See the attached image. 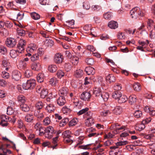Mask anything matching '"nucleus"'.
<instances>
[{"instance_id": "nucleus-1", "label": "nucleus", "mask_w": 155, "mask_h": 155, "mask_svg": "<svg viewBox=\"0 0 155 155\" xmlns=\"http://www.w3.org/2000/svg\"><path fill=\"white\" fill-rule=\"evenodd\" d=\"M130 14L132 18H137L138 16L143 17L144 16V11L141 10L137 7L133 8L130 12Z\"/></svg>"}, {"instance_id": "nucleus-2", "label": "nucleus", "mask_w": 155, "mask_h": 155, "mask_svg": "<svg viewBox=\"0 0 155 155\" xmlns=\"http://www.w3.org/2000/svg\"><path fill=\"white\" fill-rule=\"evenodd\" d=\"M40 33L43 37L46 38H49V31L47 30H41L40 31ZM44 42L45 44L48 46L51 47L54 44V41L49 38L45 39Z\"/></svg>"}, {"instance_id": "nucleus-3", "label": "nucleus", "mask_w": 155, "mask_h": 155, "mask_svg": "<svg viewBox=\"0 0 155 155\" xmlns=\"http://www.w3.org/2000/svg\"><path fill=\"white\" fill-rule=\"evenodd\" d=\"M34 79L28 80L26 83L23 84V89L27 90L34 88L36 85Z\"/></svg>"}, {"instance_id": "nucleus-4", "label": "nucleus", "mask_w": 155, "mask_h": 155, "mask_svg": "<svg viewBox=\"0 0 155 155\" xmlns=\"http://www.w3.org/2000/svg\"><path fill=\"white\" fill-rule=\"evenodd\" d=\"M26 45L25 41L23 39H20L17 45V49L18 53H22L24 52V48Z\"/></svg>"}, {"instance_id": "nucleus-5", "label": "nucleus", "mask_w": 155, "mask_h": 155, "mask_svg": "<svg viewBox=\"0 0 155 155\" xmlns=\"http://www.w3.org/2000/svg\"><path fill=\"white\" fill-rule=\"evenodd\" d=\"M54 133V128L51 126H49L45 129V137L50 139L53 137V134Z\"/></svg>"}, {"instance_id": "nucleus-6", "label": "nucleus", "mask_w": 155, "mask_h": 155, "mask_svg": "<svg viewBox=\"0 0 155 155\" xmlns=\"http://www.w3.org/2000/svg\"><path fill=\"white\" fill-rule=\"evenodd\" d=\"M92 113L90 112H87L86 114L88 117L85 121V124L88 127L92 126L94 123V120L92 117Z\"/></svg>"}, {"instance_id": "nucleus-7", "label": "nucleus", "mask_w": 155, "mask_h": 155, "mask_svg": "<svg viewBox=\"0 0 155 155\" xmlns=\"http://www.w3.org/2000/svg\"><path fill=\"white\" fill-rule=\"evenodd\" d=\"M16 40L13 38H7L5 44L9 48H13L16 44Z\"/></svg>"}, {"instance_id": "nucleus-8", "label": "nucleus", "mask_w": 155, "mask_h": 155, "mask_svg": "<svg viewBox=\"0 0 155 155\" xmlns=\"http://www.w3.org/2000/svg\"><path fill=\"white\" fill-rule=\"evenodd\" d=\"M63 56L60 53H58L55 55L54 60L56 63L60 64L63 61Z\"/></svg>"}, {"instance_id": "nucleus-9", "label": "nucleus", "mask_w": 155, "mask_h": 155, "mask_svg": "<svg viewBox=\"0 0 155 155\" xmlns=\"http://www.w3.org/2000/svg\"><path fill=\"white\" fill-rule=\"evenodd\" d=\"M79 58L76 56H71L68 60V64L70 65H77L78 62Z\"/></svg>"}, {"instance_id": "nucleus-10", "label": "nucleus", "mask_w": 155, "mask_h": 155, "mask_svg": "<svg viewBox=\"0 0 155 155\" xmlns=\"http://www.w3.org/2000/svg\"><path fill=\"white\" fill-rule=\"evenodd\" d=\"M38 47L36 44L31 43L26 48V51L28 53H32L35 51Z\"/></svg>"}, {"instance_id": "nucleus-11", "label": "nucleus", "mask_w": 155, "mask_h": 155, "mask_svg": "<svg viewBox=\"0 0 155 155\" xmlns=\"http://www.w3.org/2000/svg\"><path fill=\"white\" fill-rule=\"evenodd\" d=\"M146 42H147L146 43L144 41H139L138 43L140 45H141V46L137 47V49L142 51H143V48H146L148 44L149 43V41L148 40H146Z\"/></svg>"}, {"instance_id": "nucleus-12", "label": "nucleus", "mask_w": 155, "mask_h": 155, "mask_svg": "<svg viewBox=\"0 0 155 155\" xmlns=\"http://www.w3.org/2000/svg\"><path fill=\"white\" fill-rule=\"evenodd\" d=\"M91 95L90 93L88 92H84L82 93L80 96L81 98L85 101H88L91 98Z\"/></svg>"}, {"instance_id": "nucleus-13", "label": "nucleus", "mask_w": 155, "mask_h": 155, "mask_svg": "<svg viewBox=\"0 0 155 155\" xmlns=\"http://www.w3.org/2000/svg\"><path fill=\"white\" fill-rule=\"evenodd\" d=\"M21 74L20 72L17 71H14L12 74V78L15 81L19 80L21 78Z\"/></svg>"}, {"instance_id": "nucleus-14", "label": "nucleus", "mask_w": 155, "mask_h": 155, "mask_svg": "<svg viewBox=\"0 0 155 155\" xmlns=\"http://www.w3.org/2000/svg\"><path fill=\"white\" fill-rule=\"evenodd\" d=\"M31 68L33 70L38 71L41 69V64L38 62H34L31 64Z\"/></svg>"}, {"instance_id": "nucleus-15", "label": "nucleus", "mask_w": 155, "mask_h": 155, "mask_svg": "<svg viewBox=\"0 0 155 155\" xmlns=\"http://www.w3.org/2000/svg\"><path fill=\"white\" fill-rule=\"evenodd\" d=\"M108 26L111 29H116L118 28V25L116 21H111L108 24Z\"/></svg>"}, {"instance_id": "nucleus-16", "label": "nucleus", "mask_w": 155, "mask_h": 155, "mask_svg": "<svg viewBox=\"0 0 155 155\" xmlns=\"http://www.w3.org/2000/svg\"><path fill=\"white\" fill-rule=\"evenodd\" d=\"M106 80L107 83L110 84L115 81V78L113 74H109L106 77Z\"/></svg>"}, {"instance_id": "nucleus-17", "label": "nucleus", "mask_w": 155, "mask_h": 155, "mask_svg": "<svg viewBox=\"0 0 155 155\" xmlns=\"http://www.w3.org/2000/svg\"><path fill=\"white\" fill-rule=\"evenodd\" d=\"M85 71L88 75H93L95 73L94 69L91 67H88L85 68Z\"/></svg>"}, {"instance_id": "nucleus-18", "label": "nucleus", "mask_w": 155, "mask_h": 155, "mask_svg": "<svg viewBox=\"0 0 155 155\" xmlns=\"http://www.w3.org/2000/svg\"><path fill=\"white\" fill-rule=\"evenodd\" d=\"M94 94L95 96L100 97L101 95L102 94L101 90V88L99 87H95L94 89Z\"/></svg>"}, {"instance_id": "nucleus-19", "label": "nucleus", "mask_w": 155, "mask_h": 155, "mask_svg": "<svg viewBox=\"0 0 155 155\" xmlns=\"http://www.w3.org/2000/svg\"><path fill=\"white\" fill-rule=\"evenodd\" d=\"M147 27L148 28L155 29V23L152 20L148 19L147 21Z\"/></svg>"}, {"instance_id": "nucleus-20", "label": "nucleus", "mask_w": 155, "mask_h": 155, "mask_svg": "<svg viewBox=\"0 0 155 155\" xmlns=\"http://www.w3.org/2000/svg\"><path fill=\"white\" fill-rule=\"evenodd\" d=\"M66 102L65 98L63 96H60L57 100V104L60 106L63 105Z\"/></svg>"}, {"instance_id": "nucleus-21", "label": "nucleus", "mask_w": 155, "mask_h": 155, "mask_svg": "<svg viewBox=\"0 0 155 155\" xmlns=\"http://www.w3.org/2000/svg\"><path fill=\"white\" fill-rule=\"evenodd\" d=\"M134 90L137 92H139L141 90V85L138 82H135L133 85Z\"/></svg>"}, {"instance_id": "nucleus-22", "label": "nucleus", "mask_w": 155, "mask_h": 155, "mask_svg": "<svg viewBox=\"0 0 155 155\" xmlns=\"http://www.w3.org/2000/svg\"><path fill=\"white\" fill-rule=\"evenodd\" d=\"M48 70L50 72L54 73L57 70V67L56 65L51 64L48 66Z\"/></svg>"}, {"instance_id": "nucleus-23", "label": "nucleus", "mask_w": 155, "mask_h": 155, "mask_svg": "<svg viewBox=\"0 0 155 155\" xmlns=\"http://www.w3.org/2000/svg\"><path fill=\"white\" fill-rule=\"evenodd\" d=\"M55 107L54 105L52 104H49L47 105L46 107V109L48 112L51 113L54 111Z\"/></svg>"}, {"instance_id": "nucleus-24", "label": "nucleus", "mask_w": 155, "mask_h": 155, "mask_svg": "<svg viewBox=\"0 0 155 155\" xmlns=\"http://www.w3.org/2000/svg\"><path fill=\"white\" fill-rule=\"evenodd\" d=\"M34 118V116L33 114H28L25 116V121L28 122H31Z\"/></svg>"}, {"instance_id": "nucleus-25", "label": "nucleus", "mask_w": 155, "mask_h": 155, "mask_svg": "<svg viewBox=\"0 0 155 155\" xmlns=\"http://www.w3.org/2000/svg\"><path fill=\"white\" fill-rule=\"evenodd\" d=\"M122 109L121 107L118 106L116 107L113 110V113L116 115H119L122 112Z\"/></svg>"}, {"instance_id": "nucleus-26", "label": "nucleus", "mask_w": 155, "mask_h": 155, "mask_svg": "<svg viewBox=\"0 0 155 155\" xmlns=\"http://www.w3.org/2000/svg\"><path fill=\"white\" fill-rule=\"evenodd\" d=\"M121 94H122L120 92L115 91L113 93L112 96L114 98L118 100L121 96Z\"/></svg>"}, {"instance_id": "nucleus-27", "label": "nucleus", "mask_w": 155, "mask_h": 155, "mask_svg": "<svg viewBox=\"0 0 155 155\" xmlns=\"http://www.w3.org/2000/svg\"><path fill=\"white\" fill-rule=\"evenodd\" d=\"M127 97L126 96L124 95H122L119 98L118 100V102L119 103H125L127 100Z\"/></svg>"}, {"instance_id": "nucleus-28", "label": "nucleus", "mask_w": 155, "mask_h": 155, "mask_svg": "<svg viewBox=\"0 0 155 155\" xmlns=\"http://www.w3.org/2000/svg\"><path fill=\"white\" fill-rule=\"evenodd\" d=\"M20 108L22 111L25 112H28L30 110L29 106L25 104H21L20 105Z\"/></svg>"}, {"instance_id": "nucleus-29", "label": "nucleus", "mask_w": 155, "mask_h": 155, "mask_svg": "<svg viewBox=\"0 0 155 155\" xmlns=\"http://www.w3.org/2000/svg\"><path fill=\"white\" fill-rule=\"evenodd\" d=\"M40 93L41 97L42 98H44L47 95L48 91L45 88L42 89V90Z\"/></svg>"}, {"instance_id": "nucleus-30", "label": "nucleus", "mask_w": 155, "mask_h": 155, "mask_svg": "<svg viewBox=\"0 0 155 155\" xmlns=\"http://www.w3.org/2000/svg\"><path fill=\"white\" fill-rule=\"evenodd\" d=\"M83 74V72L82 70L80 69H78L75 71L74 75L77 78L81 77Z\"/></svg>"}, {"instance_id": "nucleus-31", "label": "nucleus", "mask_w": 155, "mask_h": 155, "mask_svg": "<svg viewBox=\"0 0 155 155\" xmlns=\"http://www.w3.org/2000/svg\"><path fill=\"white\" fill-rule=\"evenodd\" d=\"M145 128V124L142 123V122L141 124L137 125L135 127L136 129L137 130L139 131L143 130Z\"/></svg>"}, {"instance_id": "nucleus-32", "label": "nucleus", "mask_w": 155, "mask_h": 155, "mask_svg": "<svg viewBox=\"0 0 155 155\" xmlns=\"http://www.w3.org/2000/svg\"><path fill=\"white\" fill-rule=\"evenodd\" d=\"M18 53H19L18 52L17 50H12L10 52V55L12 58H15L18 55Z\"/></svg>"}, {"instance_id": "nucleus-33", "label": "nucleus", "mask_w": 155, "mask_h": 155, "mask_svg": "<svg viewBox=\"0 0 155 155\" xmlns=\"http://www.w3.org/2000/svg\"><path fill=\"white\" fill-rule=\"evenodd\" d=\"M137 98V97L135 95L133 94L130 95L129 98V102L131 104L135 102L136 101Z\"/></svg>"}, {"instance_id": "nucleus-34", "label": "nucleus", "mask_w": 155, "mask_h": 155, "mask_svg": "<svg viewBox=\"0 0 155 155\" xmlns=\"http://www.w3.org/2000/svg\"><path fill=\"white\" fill-rule=\"evenodd\" d=\"M45 78L44 74L42 73L39 74L37 76V80L38 82L41 83L42 82Z\"/></svg>"}, {"instance_id": "nucleus-35", "label": "nucleus", "mask_w": 155, "mask_h": 155, "mask_svg": "<svg viewBox=\"0 0 155 155\" xmlns=\"http://www.w3.org/2000/svg\"><path fill=\"white\" fill-rule=\"evenodd\" d=\"M142 111L139 110H136L134 113V115L135 117L139 118L141 117L142 116Z\"/></svg>"}, {"instance_id": "nucleus-36", "label": "nucleus", "mask_w": 155, "mask_h": 155, "mask_svg": "<svg viewBox=\"0 0 155 155\" xmlns=\"http://www.w3.org/2000/svg\"><path fill=\"white\" fill-rule=\"evenodd\" d=\"M58 81L55 78H51L49 81V84L52 86H55L58 83Z\"/></svg>"}, {"instance_id": "nucleus-37", "label": "nucleus", "mask_w": 155, "mask_h": 155, "mask_svg": "<svg viewBox=\"0 0 155 155\" xmlns=\"http://www.w3.org/2000/svg\"><path fill=\"white\" fill-rule=\"evenodd\" d=\"M109 97L108 94L106 92H103L101 95L100 98H102L104 101H106L107 100Z\"/></svg>"}, {"instance_id": "nucleus-38", "label": "nucleus", "mask_w": 155, "mask_h": 155, "mask_svg": "<svg viewBox=\"0 0 155 155\" xmlns=\"http://www.w3.org/2000/svg\"><path fill=\"white\" fill-rule=\"evenodd\" d=\"M34 114L35 116L37 117L38 119H41L44 117V114L43 113H40L38 110H35Z\"/></svg>"}, {"instance_id": "nucleus-39", "label": "nucleus", "mask_w": 155, "mask_h": 155, "mask_svg": "<svg viewBox=\"0 0 155 155\" xmlns=\"http://www.w3.org/2000/svg\"><path fill=\"white\" fill-rule=\"evenodd\" d=\"M31 17L34 19L38 20L40 18V15L35 12H32L31 13Z\"/></svg>"}, {"instance_id": "nucleus-40", "label": "nucleus", "mask_w": 155, "mask_h": 155, "mask_svg": "<svg viewBox=\"0 0 155 155\" xmlns=\"http://www.w3.org/2000/svg\"><path fill=\"white\" fill-rule=\"evenodd\" d=\"M18 66L21 69H25L27 68V63L21 60L20 61Z\"/></svg>"}, {"instance_id": "nucleus-41", "label": "nucleus", "mask_w": 155, "mask_h": 155, "mask_svg": "<svg viewBox=\"0 0 155 155\" xmlns=\"http://www.w3.org/2000/svg\"><path fill=\"white\" fill-rule=\"evenodd\" d=\"M129 142L125 140L124 141H121L116 143V145L117 146H124L129 144Z\"/></svg>"}, {"instance_id": "nucleus-42", "label": "nucleus", "mask_w": 155, "mask_h": 155, "mask_svg": "<svg viewBox=\"0 0 155 155\" xmlns=\"http://www.w3.org/2000/svg\"><path fill=\"white\" fill-rule=\"evenodd\" d=\"M104 17L106 19H110L112 17V14L110 12H106L104 14Z\"/></svg>"}, {"instance_id": "nucleus-43", "label": "nucleus", "mask_w": 155, "mask_h": 155, "mask_svg": "<svg viewBox=\"0 0 155 155\" xmlns=\"http://www.w3.org/2000/svg\"><path fill=\"white\" fill-rule=\"evenodd\" d=\"M83 6L84 9L87 10H89L91 8L90 3L87 1H85L83 2Z\"/></svg>"}, {"instance_id": "nucleus-44", "label": "nucleus", "mask_w": 155, "mask_h": 155, "mask_svg": "<svg viewBox=\"0 0 155 155\" xmlns=\"http://www.w3.org/2000/svg\"><path fill=\"white\" fill-rule=\"evenodd\" d=\"M1 121H10L11 119L7 116L4 115H2L0 116Z\"/></svg>"}, {"instance_id": "nucleus-45", "label": "nucleus", "mask_w": 155, "mask_h": 155, "mask_svg": "<svg viewBox=\"0 0 155 155\" xmlns=\"http://www.w3.org/2000/svg\"><path fill=\"white\" fill-rule=\"evenodd\" d=\"M51 122L50 118L48 117H46L43 120V124L45 126L48 125Z\"/></svg>"}, {"instance_id": "nucleus-46", "label": "nucleus", "mask_w": 155, "mask_h": 155, "mask_svg": "<svg viewBox=\"0 0 155 155\" xmlns=\"http://www.w3.org/2000/svg\"><path fill=\"white\" fill-rule=\"evenodd\" d=\"M78 120L76 118H74L71 120L68 124L70 126H72L76 124L78 122Z\"/></svg>"}, {"instance_id": "nucleus-47", "label": "nucleus", "mask_w": 155, "mask_h": 155, "mask_svg": "<svg viewBox=\"0 0 155 155\" xmlns=\"http://www.w3.org/2000/svg\"><path fill=\"white\" fill-rule=\"evenodd\" d=\"M101 8L100 6L97 5H92L91 7V10L94 11H98Z\"/></svg>"}, {"instance_id": "nucleus-48", "label": "nucleus", "mask_w": 155, "mask_h": 155, "mask_svg": "<svg viewBox=\"0 0 155 155\" xmlns=\"http://www.w3.org/2000/svg\"><path fill=\"white\" fill-rule=\"evenodd\" d=\"M43 107V104L41 101L37 102L35 105V107L37 109V110H39L41 109Z\"/></svg>"}, {"instance_id": "nucleus-49", "label": "nucleus", "mask_w": 155, "mask_h": 155, "mask_svg": "<svg viewBox=\"0 0 155 155\" xmlns=\"http://www.w3.org/2000/svg\"><path fill=\"white\" fill-rule=\"evenodd\" d=\"M67 120H68V119L67 118H64L59 123L60 127H62L66 125L67 123Z\"/></svg>"}, {"instance_id": "nucleus-50", "label": "nucleus", "mask_w": 155, "mask_h": 155, "mask_svg": "<svg viewBox=\"0 0 155 155\" xmlns=\"http://www.w3.org/2000/svg\"><path fill=\"white\" fill-rule=\"evenodd\" d=\"M9 34L8 31V30H1L0 32V35L4 36L5 37L7 36Z\"/></svg>"}, {"instance_id": "nucleus-51", "label": "nucleus", "mask_w": 155, "mask_h": 155, "mask_svg": "<svg viewBox=\"0 0 155 155\" xmlns=\"http://www.w3.org/2000/svg\"><path fill=\"white\" fill-rule=\"evenodd\" d=\"M62 137L64 140L65 142H68V132L66 130L62 134Z\"/></svg>"}, {"instance_id": "nucleus-52", "label": "nucleus", "mask_w": 155, "mask_h": 155, "mask_svg": "<svg viewBox=\"0 0 155 155\" xmlns=\"http://www.w3.org/2000/svg\"><path fill=\"white\" fill-rule=\"evenodd\" d=\"M56 75L57 77L59 78H61L62 77L64 76V72L61 70H58L57 73Z\"/></svg>"}, {"instance_id": "nucleus-53", "label": "nucleus", "mask_w": 155, "mask_h": 155, "mask_svg": "<svg viewBox=\"0 0 155 155\" xmlns=\"http://www.w3.org/2000/svg\"><path fill=\"white\" fill-rule=\"evenodd\" d=\"M39 56L38 55L37 53L35 54L31 57V61H34L38 60L39 58Z\"/></svg>"}, {"instance_id": "nucleus-54", "label": "nucleus", "mask_w": 155, "mask_h": 155, "mask_svg": "<svg viewBox=\"0 0 155 155\" xmlns=\"http://www.w3.org/2000/svg\"><path fill=\"white\" fill-rule=\"evenodd\" d=\"M18 101L21 104H24L25 101V97L22 95L19 96L18 97Z\"/></svg>"}, {"instance_id": "nucleus-55", "label": "nucleus", "mask_w": 155, "mask_h": 155, "mask_svg": "<svg viewBox=\"0 0 155 155\" xmlns=\"http://www.w3.org/2000/svg\"><path fill=\"white\" fill-rule=\"evenodd\" d=\"M24 15V13L23 12H19L17 15L16 19L18 21H20L23 19Z\"/></svg>"}, {"instance_id": "nucleus-56", "label": "nucleus", "mask_w": 155, "mask_h": 155, "mask_svg": "<svg viewBox=\"0 0 155 155\" xmlns=\"http://www.w3.org/2000/svg\"><path fill=\"white\" fill-rule=\"evenodd\" d=\"M58 136H57L56 137H55L53 139V143L54 144V145L52 146V147L53 149H54L57 146V144L56 143L58 141Z\"/></svg>"}, {"instance_id": "nucleus-57", "label": "nucleus", "mask_w": 155, "mask_h": 155, "mask_svg": "<svg viewBox=\"0 0 155 155\" xmlns=\"http://www.w3.org/2000/svg\"><path fill=\"white\" fill-rule=\"evenodd\" d=\"M2 77L5 79H8L9 78V74L5 71H3L1 74Z\"/></svg>"}, {"instance_id": "nucleus-58", "label": "nucleus", "mask_w": 155, "mask_h": 155, "mask_svg": "<svg viewBox=\"0 0 155 155\" xmlns=\"http://www.w3.org/2000/svg\"><path fill=\"white\" fill-rule=\"evenodd\" d=\"M17 32L18 35L20 36H24L26 34L24 30H17Z\"/></svg>"}, {"instance_id": "nucleus-59", "label": "nucleus", "mask_w": 155, "mask_h": 155, "mask_svg": "<svg viewBox=\"0 0 155 155\" xmlns=\"http://www.w3.org/2000/svg\"><path fill=\"white\" fill-rule=\"evenodd\" d=\"M105 61L106 62L108 63L110 66H114L115 65V63L111 59L106 58L105 59Z\"/></svg>"}, {"instance_id": "nucleus-60", "label": "nucleus", "mask_w": 155, "mask_h": 155, "mask_svg": "<svg viewBox=\"0 0 155 155\" xmlns=\"http://www.w3.org/2000/svg\"><path fill=\"white\" fill-rule=\"evenodd\" d=\"M100 114L102 116H106L108 114L110 113L109 110H104L101 111L100 112Z\"/></svg>"}, {"instance_id": "nucleus-61", "label": "nucleus", "mask_w": 155, "mask_h": 155, "mask_svg": "<svg viewBox=\"0 0 155 155\" xmlns=\"http://www.w3.org/2000/svg\"><path fill=\"white\" fill-rule=\"evenodd\" d=\"M114 136V134H113L110 132L107 134H105L104 137L105 139H109L112 138Z\"/></svg>"}, {"instance_id": "nucleus-62", "label": "nucleus", "mask_w": 155, "mask_h": 155, "mask_svg": "<svg viewBox=\"0 0 155 155\" xmlns=\"http://www.w3.org/2000/svg\"><path fill=\"white\" fill-rule=\"evenodd\" d=\"M14 112V110L11 107H8L7 108V113L8 115H11Z\"/></svg>"}, {"instance_id": "nucleus-63", "label": "nucleus", "mask_w": 155, "mask_h": 155, "mask_svg": "<svg viewBox=\"0 0 155 155\" xmlns=\"http://www.w3.org/2000/svg\"><path fill=\"white\" fill-rule=\"evenodd\" d=\"M7 51L6 48L3 46L0 47V53L2 54H5Z\"/></svg>"}, {"instance_id": "nucleus-64", "label": "nucleus", "mask_w": 155, "mask_h": 155, "mask_svg": "<svg viewBox=\"0 0 155 155\" xmlns=\"http://www.w3.org/2000/svg\"><path fill=\"white\" fill-rule=\"evenodd\" d=\"M114 89L115 90L119 91L121 89V85L117 83L115 84L114 86Z\"/></svg>"}]
</instances>
